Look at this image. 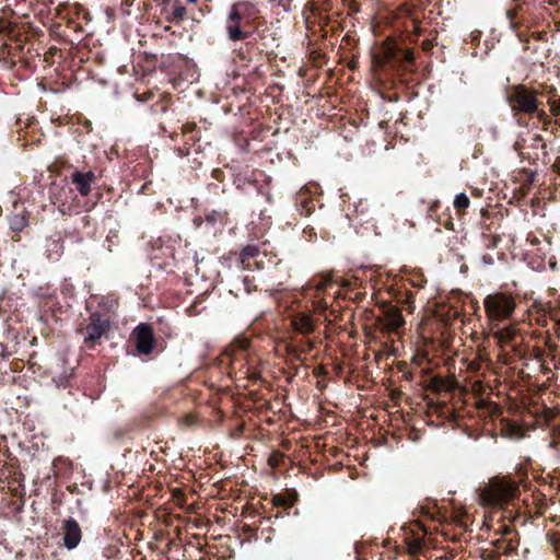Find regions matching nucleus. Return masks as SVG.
<instances>
[{
  "label": "nucleus",
  "instance_id": "nucleus-1",
  "mask_svg": "<svg viewBox=\"0 0 560 560\" xmlns=\"http://www.w3.org/2000/svg\"><path fill=\"white\" fill-rule=\"evenodd\" d=\"M508 101L513 110L525 114H537L538 117H542L544 115V112L539 110L536 93L524 85L513 86L508 95Z\"/></svg>",
  "mask_w": 560,
  "mask_h": 560
},
{
  "label": "nucleus",
  "instance_id": "nucleus-2",
  "mask_svg": "<svg viewBox=\"0 0 560 560\" xmlns=\"http://www.w3.org/2000/svg\"><path fill=\"white\" fill-rule=\"evenodd\" d=\"M483 304L487 317L492 322L510 318L515 310L514 299L501 292L487 295Z\"/></svg>",
  "mask_w": 560,
  "mask_h": 560
},
{
  "label": "nucleus",
  "instance_id": "nucleus-3",
  "mask_svg": "<svg viewBox=\"0 0 560 560\" xmlns=\"http://www.w3.org/2000/svg\"><path fill=\"white\" fill-rule=\"evenodd\" d=\"M518 491L515 482L508 479H495L491 481L480 494L483 503L500 504L513 499Z\"/></svg>",
  "mask_w": 560,
  "mask_h": 560
},
{
  "label": "nucleus",
  "instance_id": "nucleus-4",
  "mask_svg": "<svg viewBox=\"0 0 560 560\" xmlns=\"http://www.w3.org/2000/svg\"><path fill=\"white\" fill-rule=\"evenodd\" d=\"M254 13V5L249 2H237L232 5L225 25L230 39L241 40L246 37V33L241 30V22L249 20Z\"/></svg>",
  "mask_w": 560,
  "mask_h": 560
},
{
  "label": "nucleus",
  "instance_id": "nucleus-5",
  "mask_svg": "<svg viewBox=\"0 0 560 560\" xmlns=\"http://www.w3.org/2000/svg\"><path fill=\"white\" fill-rule=\"evenodd\" d=\"M131 337L135 340L136 348L139 353L149 354L152 352L155 345V339L150 325L140 324L133 330Z\"/></svg>",
  "mask_w": 560,
  "mask_h": 560
},
{
  "label": "nucleus",
  "instance_id": "nucleus-6",
  "mask_svg": "<svg viewBox=\"0 0 560 560\" xmlns=\"http://www.w3.org/2000/svg\"><path fill=\"white\" fill-rule=\"evenodd\" d=\"M62 530L65 547L69 550L78 547L82 538L81 528L78 522L72 517L65 520L62 524Z\"/></svg>",
  "mask_w": 560,
  "mask_h": 560
},
{
  "label": "nucleus",
  "instance_id": "nucleus-7",
  "mask_svg": "<svg viewBox=\"0 0 560 560\" xmlns=\"http://www.w3.org/2000/svg\"><path fill=\"white\" fill-rule=\"evenodd\" d=\"M107 328L108 323L106 320H102L97 315H92L91 323L85 328L84 342L94 345L100 340Z\"/></svg>",
  "mask_w": 560,
  "mask_h": 560
},
{
  "label": "nucleus",
  "instance_id": "nucleus-8",
  "mask_svg": "<svg viewBox=\"0 0 560 560\" xmlns=\"http://www.w3.org/2000/svg\"><path fill=\"white\" fill-rule=\"evenodd\" d=\"M94 178V174L92 172L81 173L74 172L72 174V182L75 184L78 190L81 195L85 196L90 192L91 183Z\"/></svg>",
  "mask_w": 560,
  "mask_h": 560
},
{
  "label": "nucleus",
  "instance_id": "nucleus-9",
  "mask_svg": "<svg viewBox=\"0 0 560 560\" xmlns=\"http://www.w3.org/2000/svg\"><path fill=\"white\" fill-rule=\"evenodd\" d=\"M516 328L514 326H506L499 328L497 325L492 327V336L497 339L501 347L509 345L516 336Z\"/></svg>",
  "mask_w": 560,
  "mask_h": 560
},
{
  "label": "nucleus",
  "instance_id": "nucleus-10",
  "mask_svg": "<svg viewBox=\"0 0 560 560\" xmlns=\"http://www.w3.org/2000/svg\"><path fill=\"white\" fill-rule=\"evenodd\" d=\"M405 323L401 312L396 308H389L385 314V328L388 331H395Z\"/></svg>",
  "mask_w": 560,
  "mask_h": 560
},
{
  "label": "nucleus",
  "instance_id": "nucleus-11",
  "mask_svg": "<svg viewBox=\"0 0 560 560\" xmlns=\"http://www.w3.org/2000/svg\"><path fill=\"white\" fill-rule=\"evenodd\" d=\"M293 326L296 331L302 334H308L313 331L314 324L308 315L301 314L293 319Z\"/></svg>",
  "mask_w": 560,
  "mask_h": 560
},
{
  "label": "nucleus",
  "instance_id": "nucleus-12",
  "mask_svg": "<svg viewBox=\"0 0 560 560\" xmlns=\"http://www.w3.org/2000/svg\"><path fill=\"white\" fill-rule=\"evenodd\" d=\"M469 198L464 192L458 194L454 200V207L457 210H464L469 207Z\"/></svg>",
  "mask_w": 560,
  "mask_h": 560
},
{
  "label": "nucleus",
  "instance_id": "nucleus-13",
  "mask_svg": "<svg viewBox=\"0 0 560 560\" xmlns=\"http://www.w3.org/2000/svg\"><path fill=\"white\" fill-rule=\"evenodd\" d=\"M186 15V9L178 1H175L173 4L172 16L174 20L180 21Z\"/></svg>",
  "mask_w": 560,
  "mask_h": 560
},
{
  "label": "nucleus",
  "instance_id": "nucleus-14",
  "mask_svg": "<svg viewBox=\"0 0 560 560\" xmlns=\"http://www.w3.org/2000/svg\"><path fill=\"white\" fill-rule=\"evenodd\" d=\"M551 112H552L555 115L560 114V104L552 103V104H551Z\"/></svg>",
  "mask_w": 560,
  "mask_h": 560
},
{
  "label": "nucleus",
  "instance_id": "nucleus-15",
  "mask_svg": "<svg viewBox=\"0 0 560 560\" xmlns=\"http://www.w3.org/2000/svg\"><path fill=\"white\" fill-rule=\"evenodd\" d=\"M188 2L195 3V2H197V0H188Z\"/></svg>",
  "mask_w": 560,
  "mask_h": 560
}]
</instances>
